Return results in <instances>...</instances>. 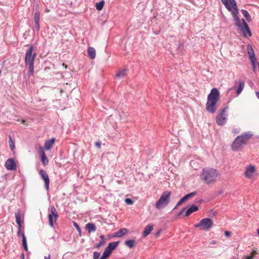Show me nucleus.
<instances>
[{
    "instance_id": "nucleus-29",
    "label": "nucleus",
    "mask_w": 259,
    "mask_h": 259,
    "mask_svg": "<svg viewBox=\"0 0 259 259\" xmlns=\"http://www.w3.org/2000/svg\"><path fill=\"white\" fill-rule=\"evenodd\" d=\"M111 253L109 251L107 250L106 248L102 254L101 257L99 259H107Z\"/></svg>"
},
{
    "instance_id": "nucleus-35",
    "label": "nucleus",
    "mask_w": 259,
    "mask_h": 259,
    "mask_svg": "<svg viewBox=\"0 0 259 259\" xmlns=\"http://www.w3.org/2000/svg\"><path fill=\"white\" fill-rule=\"evenodd\" d=\"M9 145H10V149L12 150H13L15 148V146H14V143L11 137H9Z\"/></svg>"
},
{
    "instance_id": "nucleus-57",
    "label": "nucleus",
    "mask_w": 259,
    "mask_h": 259,
    "mask_svg": "<svg viewBox=\"0 0 259 259\" xmlns=\"http://www.w3.org/2000/svg\"><path fill=\"white\" fill-rule=\"evenodd\" d=\"M22 257H23V258H24V254H22Z\"/></svg>"
},
{
    "instance_id": "nucleus-44",
    "label": "nucleus",
    "mask_w": 259,
    "mask_h": 259,
    "mask_svg": "<svg viewBox=\"0 0 259 259\" xmlns=\"http://www.w3.org/2000/svg\"><path fill=\"white\" fill-rule=\"evenodd\" d=\"M217 243L215 240H212L209 242L210 245H214Z\"/></svg>"
},
{
    "instance_id": "nucleus-21",
    "label": "nucleus",
    "mask_w": 259,
    "mask_h": 259,
    "mask_svg": "<svg viewBox=\"0 0 259 259\" xmlns=\"http://www.w3.org/2000/svg\"><path fill=\"white\" fill-rule=\"evenodd\" d=\"M124 244L128 247L132 248L136 246V242L133 239L127 240L124 242Z\"/></svg>"
},
{
    "instance_id": "nucleus-3",
    "label": "nucleus",
    "mask_w": 259,
    "mask_h": 259,
    "mask_svg": "<svg viewBox=\"0 0 259 259\" xmlns=\"http://www.w3.org/2000/svg\"><path fill=\"white\" fill-rule=\"evenodd\" d=\"M222 2L229 11H232L235 24L240 28L243 25V22L238 17L239 12L235 0H222Z\"/></svg>"
},
{
    "instance_id": "nucleus-9",
    "label": "nucleus",
    "mask_w": 259,
    "mask_h": 259,
    "mask_svg": "<svg viewBox=\"0 0 259 259\" xmlns=\"http://www.w3.org/2000/svg\"><path fill=\"white\" fill-rule=\"evenodd\" d=\"M227 109V107L224 108L222 110V112L220 114L217 115L216 117V121L218 124L221 125L224 124L226 122V116L225 113Z\"/></svg>"
},
{
    "instance_id": "nucleus-55",
    "label": "nucleus",
    "mask_w": 259,
    "mask_h": 259,
    "mask_svg": "<svg viewBox=\"0 0 259 259\" xmlns=\"http://www.w3.org/2000/svg\"><path fill=\"white\" fill-rule=\"evenodd\" d=\"M257 231L258 234L259 235V227H258V229H257Z\"/></svg>"
},
{
    "instance_id": "nucleus-8",
    "label": "nucleus",
    "mask_w": 259,
    "mask_h": 259,
    "mask_svg": "<svg viewBox=\"0 0 259 259\" xmlns=\"http://www.w3.org/2000/svg\"><path fill=\"white\" fill-rule=\"evenodd\" d=\"M256 167L255 166L250 164L245 168L244 176L246 178L250 179L252 178L253 174L255 172Z\"/></svg>"
},
{
    "instance_id": "nucleus-16",
    "label": "nucleus",
    "mask_w": 259,
    "mask_h": 259,
    "mask_svg": "<svg viewBox=\"0 0 259 259\" xmlns=\"http://www.w3.org/2000/svg\"><path fill=\"white\" fill-rule=\"evenodd\" d=\"M128 232L126 228H121L117 232H115L113 235V237H121L125 235Z\"/></svg>"
},
{
    "instance_id": "nucleus-38",
    "label": "nucleus",
    "mask_w": 259,
    "mask_h": 259,
    "mask_svg": "<svg viewBox=\"0 0 259 259\" xmlns=\"http://www.w3.org/2000/svg\"><path fill=\"white\" fill-rule=\"evenodd\" d=\"M100 255V253L97 251L94 252L93 258L94 259H99Z\"/></svg>"
},
{
    "instance_id": "nucleus-2",
    "label": "nucleus",
    "mask_w": 259,
    "mask_h": 259,
    "mask_svg": "<svg viewBox=\"0 0 259 259\" xmlns=\"http://www.w3.org/2000/svg\"><path fill=\"white\" fill-rule=\"evenodd\" d=\"M220 98V94L217 88H213L207 97V102L206 104V110L214 113L217 109V103Z\"/></svg>"
},
{
    "instance_id": "nucleus-48",
    "label": "nucleus",
    "mask_w": 259,
    "mask_h": 259,
    "mask_svg": "<svg viewBox=\"0 0 259 259\" xmlns=\"http://www.w3.org/2000/svg\"><path fill=\"white\" fill-rule=\"evenodd\" d=\"M50 258H51V256H50V254H49L48 256L45 257V259H50Z\"/></svg>"
},
{
    "instance_id": "nucleus-1",
    "label": "nucleus",
    "mask_w": 259,
    "mask_h": 259,
    "mask_svg": "<svg viewBox=\"0 0 259 259\" xmlns=\"http://www.w3.org/2000/svg\"><path fill=\"white\" fill-rule=\"evenodd\" d=\"M220 175L219 171L214 168L205 167L200 175V179L206 184L214 183Z\"/></svg>"
},
{
    "instance_id": "nucleus-49",
    "label": "nucleus",
    "mask_w": 259,
    "mask_h": 259,
    "mask_svg": "<svg viewBox=\"0 0 259 259\" xmlns=\"http://www.w3.org/2000/svg\"><path fill=\"white\" fill-rule=\"evenodd\" d=\"M255 94H256V97L259 99V93L258 92H256Z\"/></svg>"
},
{
    "instance_id": "nucleus-42",
    "label": "nucleus",
    "mask_w": 259,
    "mask_h": 259,
    "mask_svg": "<svg viewBox=\"0 0 259 259\" xmlns=\"http://www.w3.org/2000/svg\"><path fill=\"white\" fill-rule=\"evenodd\" d=\"M105 243V241L104 240H103L102 241L99 242V243L97 244L96 247L97 248L100 247L102 245H103Z\"/></svg>"
},
{
    "instance_id": "nucleus-11",
    "label": "nucleus",
    "mask_w": 259,
    "mask_h": 259,
    "mask_svg": "<svg viewBox=\"0 0 259 259\" xmlns=\"http://www.w3.org/2000/svg\"><path fill=\"white\" fill-rule=\"evenodd\" d=\"M39 175L45 182V187L46 189L48 190L49 189L50 179L48 174L45 170L40 169L39 171Z\"/></svg>"
},
{
    "instance_id": "nucleus-54",
    "label": "nucleus",
    "mask_w": 259,
    "mask_h": 259,
    "mask_svg": "<svg viewBox=\"0 0 259 259\" xmlns=\"http://www.w3.org/2000/svg\"><path fill=\"white\" fill-rule=\"evenodd\" d=\"M235 88H236V87H235V86H234V87H233L232 89H231L230 90H234V89H235Z\"/></svg>"
},
{
    "instance_id": "nucleus-12",
    "label": "nucleus",
    "mask_w": 259,
    "mask_h": 259,
    "mask_svg": "<svg viewBox=\"0 0 259 259\" xmlns=\"http://www.w3.org/2000/svg\"><path fill=\"white\" fill-rule=\"evenodd\" d=\"M5 167L8 170H15L16 164L12 158H9L5 163Z\"/></svg>"
},
{
    "instance_id": "nucleus-25",
    "label": "nucleus",
    "mask_w": 259,
    "mask_h": 259,
    "mask_svg": "<svg viewBox=\"0 0 259 259\" xmlns=\"http://www.w3.org/2000/svg\"><path fill=\"white\" fill-rule=\"evenodd\" d=\"M49 225L51 227H54V224L56 222L58 218H55V217L48 215Z\"/></svg>"
},
{
    "instance_id": "nucleus-20",
    "label": "nucleus",
    "mask_w": 259,
    "mask_h": 259,
    "mask_svg": "<svg viewBox=\"0 0 259 259\" xmlns=\"http://www.w3.org/2000/svg\"><path fill=\"white\" fill-rule=\"evenodd\" d=\"M127 72V69L126 68L120 70L116 72V76L118 78H121L124 77Z\"/></svg>"
},
{
    "instance_id": "nucleus-19",
    "label": "nucleus",
    "mask_w": 259,
    "mask_h": 259,
    "mask_svg": "<svg viewBox=\"0 0 259 259\" xmlns=\"http://www.w3.org/2000/svg\"><path fill=\"white\" fill-rule=\"evenodd\" d=\"M88 54L91 59H94L96 57V50L93 47H89L88 49Z\"/></svg>"
},
{
    "instance_id": "nucleus-34",
    "label": "nucleus",
    "mask_w": 259,
    "mask_h": 259,
    "mask_svg": "<svg viewBox=\"0 0 259 259\" xmlns=\"http://www.w3.org/2000/svg\"><path fill=\"white\" fill-rule=\"evenodd\" d=\"M41 160L44 165L48 164L49 160L46 155L41 157Z\"/></svg>"
},
{
    "instance_id": "nucleus-14",
    "label": "nucleus",
    "mask_w": 259,
    "mask_h": 259,
    "mask_svg": "<svg viewBox=\"0 0 259 259\" xmlns=\"http://www.w3.org/2000/svg\"><path fill=\"white\" fill-rule=\"evenodd\" d=\"M56 139L55 138H52L50 140L45 141L44 145V149L46 150H50L53 147L55 142Z\"/></svg>"
},
{
    "instance_id": "nucleus-18",
    "label": "nucleus",
    "mask_w": 259,
    "mask_h": 259,
    "mask_svg": "<svg viewBox=\"0 0 259 259\" xmlns=\"http://www.w3.org/2000/svg\"><path fill=\"white\" fill-rule=\"evenodd\" d=\"M153 230V225H147L144 229L143 235L144 237H147L149 235L151 231Z\"/></svg>"
},
{
    "instance_id": "nucleus-50",
    "label": "nucleus",
    "mask_w": 259,
    "mask_h": 259,
    "mask_svg": "<svg viewBox=\"0 0 259 259\" xmlns=\"http://www.w3.org/2000/svg\"><path fill=\"white\" fill-rule=\"evenodd\" d=\"M100 238L102 239L103 240H104V236L102 235L100 236Z\"/></svg>"
},
{
    "instance_id": "nucleus-13",
    "label": "nucleus",
    "mask_w": 259,
    "mask_h": 259,
    "mask_svg": "<svg viewBox=\"0 0 259 259\" xmlns=\"http://www.w3.org/2000/svg\"><path fill=\"white\" fill-rule=\"evenodd\" d=\"M198 209V208L197 206L193 205L186 210L185 208H184L181 210V213H183L185 211V213L184 215L186 217H188L192 213L197 211Z\"/></svg>"
},
{
    "instance_id": "nucleus-22",
    "label": "nucleus",
    "mask_w": 259,
    "mask_h": 259,
    "mask_svg": "<svg viewBox=\"0 0 259 259\" xmlns=\"http://www.w3.org/2000/svg\"><path fill=\"white\" fill-rule=\"evenodd\" d=\"M238 84V88L236 89V91L237 95H239L242 92L245 85L244 81L242 80L239 81Z\"/></svg>"
},
{
    "instance_id": "nucleus-7",
    "label": "nucleus",
    "mask_w": 259,
    "mask_h": 259,
    "mask_svg": "<svg viewBox=\"0 0 259 259\" xmlns=\"http://www.w3.org/2000/svg\"><path fill=\"white\" fill-rule=\"evenodd\" d=\"M213 226V221L210 218L202 219L198 223L194 225L195 228H198L200 230L209 231Z\"/></svg>"
},
{
    "instance_id": "nucleus-40",
    "label": "nucleus",
    "mask_w": 259,
    "mask_h": 259,
    "mask_svg": "<svg viewBox=\"0 0 259 259\" xmlns=\"http://www.w3.org/2000/svg\"><path fill=\"white\" fill-rule=\"evenodd\" d=\"M35 27L37 31L39 30L40 26H39V22H35Z\"/></svg>"
},
{
    "instance_id": "nucleus-36",
    "label": "nucleus",
    "mask_w": 259,
    "mask_h": 259,
    "mask_svg": "<svg viewBox=\"0 0 259 259\" xmlns=\"http://www.w3.org/2000/svg\"><path fill=\"white\" fill-rule=\"evenodd\" d=\"M125 202L128 205H132L134 203V201L130 198H126L125 199Z\"/></svg>"
},
{
    "instance_id": "nucleus-23",
    "label": "nucleus",
    "mask_w": 259,
    "mask_h": 259,
    "mask_svg": "<svg viewBox=\"0 0 259 259\" xmlns=\"http://www.w3.org/2000/svg\"><path fill=\"white\" fill-rule=\"evenodd\" d=\"M86 229L89 233L95 232L96 230V228L95 224L91 223H88L86 225Z\"/></svg>"
},
{
    "instance_id": "nucleus-39",
    "label": "nucleus",
    "mask_w": 259,
    "mask_h": 259,
    "mask_svg": "<svg viewBox=\"0 0 259 259\" xmlns=\"http://www.w3.org/2000/svg\"><path fill=\"white\" fill-rule=\"evenodd\" d=\"M73 225L79 232H81V229L76 222H73Z\"/></svg>"
},
{
    "instance_id": "nucleus-17",
    "label": "nucleus",
    "mask_w": 259,
    "mask_h": 259,
    "mask_svg": "<svg viewBox=\"0 0 259 259\" xmlns=\"http://www.w3.org/2000/svg\"><path fill=\"white\" fill-rule=\"evenodd\" d=\"M118 244V241L112 242L110 243L105 248L111 253L113 250L117 247Z\"/></svg>"
},
{
    "instance_id": "nucleus-30",
    "label": "nucleus",
    "mask_w": 259,
    "mask_h": 259,
    "mask_svg": "<svg viewBox=\"0 0 259 259\" xmlns=\"http://www.w3.org/2000/svg\"><path fill=\"white\" fill-rule=\"evenodd\" d=\"M104 5V2L103 1L97 3L96 4V9L98 11H101L103 8V6Z\"/></svg>"
},
{
    "instance_id": "nucleus-5",
    "label": "nucleus",
    "mask_w": 259,
    "mask_h": 259,
    "mask_svg": "<svg viewBox=\"0 0 259 259\" xmlns=\"http://www.w3.org/2000/svg\"><path fill=\"white\" fill-rule=\"evenodd\" d=\"M33 50V46H30L26 53L25 57V62L26 64L29 65V70L31 75H33L34 59L36 55L35 53L32 55Z\"/></svg>"
},
{
    "instance_id": "nucleus-52",
    "label": "nucleus",
    "mask_w": 259,
    "mask_h": 259,
    "mask_svg": "<svg viewBox=\"0 0 259 259\" xmlns=\"http://www.w3.org/2000/svg\"><path fill=\"white\" fill-rule=\"evenodd\" d=\"M20 229L21 228H19V230H18V233H17L18 235L21 233Z\"/></svg>"
},
{
    "instance_id": "nucleus-32",
    "label": "nucleus",
    "mask_w": 259,
    "mask_h": 259,
    "mask_svg": "<svg viewBox=\"0 0 259 259\" xmlns=\"http://www.w3.org/2000/svg\"><path fill=\"white\" fill-rule=\"evenodd\" d=\"M249 58H250V60L252 63L253 68H255V62L256 61V59L255 58V54L253 55V56H250Z\"/></svg>"
},
{
    "instance_id": "nucleus-56",
    "label": "nucleus",
    "mask_w": 259,
    "mask_h": 259,
    "mask_svg": "<svg viewBox=\"0 0 259 259\" xmlns=\"http://www.w3.org/2000/svg\"><path fill=\"white\" fill-rule=\"evenodd\" d=\"M46 12H49V10H46Z\"/></svg>"
},
{
    "instance_id": "nucleus-26",
    "label": "nucleus",
    "mask_w": 259,
    "mask_h": 259,
    "mask_svg": "<svg viewBox=\"0 0 259 259\" xmlns=\"http://www.w3.org/2000/svg\"><path fill=\"white\" fill-rule=\"evenodd\" d=\"M21 235L22 237V246L24 247L25 250L27 251L28 250V247L26 242V239L24 232H22Z\"/></svg>"
},
{
    "instance_id": "nucleus-28",
    "label": "nucleus",
    "mask_w": 259,
    "mask_h": 259,
    "mask_svg": "<svg viewBox=\"0 0 259 259\" xmlns=\"http://www.w3.org/2000/svg\"><path fill=\"white\" fill-rule=\"evenodd\" d=\"M241 12L243 16L246 19V20L248 22L251 21V17L249 13L245 10H242Z\"/></svg>"
},
{
    "instance_id": "nucleus-6",
    "label": "nucleus",
    "mask_w": 259,
    "mask_h": 259,
    "mask_svg": "<svg viewBox=\"0 0 259 259\" xmlns=\"http://www.w3.org/2000/svg\"><path fill=\"white\" fill-rule=\"evenodd\" d=\"M171 193L169 191H165L161 195L159 199L155 204V207L157 209H160L166 206L169 202Z\"/></svg>"
},
{
    "instance_id": "nucleus-43",
    "label": "nucleus",
    "mask_w": 259,
    "mask_h": 259,
    "mask_svg": "<svg viewBox=\"0 0 259 259\" xmlns=\"http://www.w3.org/2000/svg\"><path fill=\"white\" fill-rule=\"evenodd\" d=\"M224 234H225V236L228 238L230 237L231 236V233L228 231H225Z\"/></svg>"
},
{
    "instance_id": "nucleus-37",
    "label": "nucleus",
    "mask_w": 259,
    "mask_h": 259,
    "mask_svg": "<svg viewBox=\"0 0 259 259\" xmlns=\"http://www.w3.org/2000/svg\"><path fill=\"white\" fill-rule=\"evenodd\" d=\"M39 154L40 155V156L42 157L43 156L46 155L45 152L44 151V150L42 147H39Z\"/></svg>"
},
{
    "instance_id": "nucleus-46",
    "label": "nucleus",
    "mask_w": 259,
    "mask_h": 259,
    "mask_svg": "<svg viewBox=\"0 0 259 259\" xmlns=\"http://www.w3.org/2000/svg\"><path fill=\"white\" fill-rule=\"evenodd\" d=\"M161 230H159V231H158L156 233L155 236H156V237L159 236V235H160V233H161Z\"/></svg>"
},
{
    "instance_id": "nucleus-45",
    "label": "nucleus",
    "mask_w": 259,
    "mask_h": 259,
    "mask_svg": "<svg viewBox=\"0 0 259 259\" xmlns=\"http://www.w3.org/2000/svg\"><path fill=\"white\" fill-rule=\"evenodd\" d=\"M95 145H96L98 148H100V146H101V144H100V142H96V143H95Z\"/></svg>"
},
{
    "instance_id": "nucleus-53",
    "label": "nucleus",
    "mask_w": 259,
    "mask_h": 259,
    "mask_svg": "<svg viewBox=\"0 0 259 259\" xmlns=\"http://www.w3.org/2000/svg\"><path fill=\"white\" fill-rule=\"evenodd\" d=\"M63 66H64V67H65V68H67V66L66 65H65L64 63H63Z\"/></svg>"
},
{
    "instance_id": "nucleus-31",
    "label": "nucleus",
    "mask_w": 259,
    "mask_h": 259,
    "mask_svg": "<svg viewBox=\"0 0 259 259\" xmlns=\"http://www.w3.org/2000/svg\"><path fill=\"white\" fill-rule=\"evenodd\" d=\"M247 50L248 55L250 56L254 55V51L250 45H248L247 47Z\"/></svg>"
},
{
    "instance_id": "nucleus-47",
    "label": "nucleus",
    "mask_w": 259,
    "mask_h": 259,
    "mask_svg": "<svg viewBox=\"0 0 259 259\" xmlns=\"http://www.w3.org/2000/svg\"><path fill=\"white\" fill-rule=\"evenodd\" d=\"M232 133H234V134H237L238 133V131H237V129H234L233 131H232Z\"/></svg>"
},
{
    "instance_id": "nucleus-15",
    "label": "nucleus",
    "mask_w": 259,
    "mask_h": 259,
    "mask_svg": "<svg viewBox=\"0 0 259 259\" xmlns=\"http://www.w3.org/2000/svg\"><path fill=\"white\" fill-rule=\"evenodd\" d=\"M196 194V193L195 192L190 193L186 195L184 197H183L177 203V206L181 205L183 202L187 201L188 199L191 197L194 196Z\"/></svg>"
},
{
    "instance_id": "nucleus-41",
    "label": "nucleus",
    "mask_w": 259,
    "mask_h": 259,
    "mask_svg": "<svg viewBox=\"0 0 259 259\" xmlns=\"http://www.w3.org/2000/svg\"><path fill=\"white\" fill-rule=\"evenodd\" d=\"M257 254V252L256 250H253L252 251V252L251 253V255L250 256H249V257H251V259H252L256 254Z\"/></svg>"
},
{
    "instance_id": "nucleus-27",
    "label": "nucleus",
    "mask_w": 259,
    "mask_h": 259,
    "mask_svg": "<svg viewBox=\"0 0 259 259\" xmlns=\"http://www.w3.org/2000/svg\"><path fill=\"white\" fill-rule=\"evenodd\" d=\"M20 217H21V215H20V213L19 211H18L17 212L15 213L16 221L17 224L19 226V228H21V227Z\"/></svg>"
},
{
    "instance_id": "nucleus-4",
    "label": "nucleus",
    "mask_w": 259,
    "mask_h": 259,
    "mask_svg": "<svg viewBox=\"0 0 259 259\" xmlns=\"http://www.w3.org/2000/svg\"><path fill=\"white\" fill-rule=\"evenodd\" d=\"M252 136L250 133H244L238 136L233 142L231 148L233 151H238L244 145L247 144Z\"/></svg>"
},
{
    "instance_id": "nucleus-51",
    "label": "nucleus",
    "mask_w": 259,
    "mask_h": 259,
    "mask_svg": "<svg viewBox=\"0 0 259 259\" xmlns=\"http://www.w3.org/2000/svg\"><path fill=\"white\" fill-rule=\"evenodd\" d=\"M21 122L22 124H25V120L22 119V120H21Z\"/></svg>"
},
{
    "instance_id": "nucleus-24",
    "label": "nucleus",
    "mask_w": 259,
    "mask_h": 259,
    "mask_svg": "<svg viewBox=\"0 0 259 259\" xmlns=\"http://www.w3.org/2000/svg\"><path fill=\"white\" fill-rule=\"evenodd\" d=\"M48 215L55 217V218H58L59 215L58 212L54 206H51L50 208V213Z\"/></svg>"
},
{
    "instance_id": "nucleus-10",
    "label": "nucleus",
    "mask_w": 259,
    "mask_h": 259,
    "mask_svg": "<svg viewBox=\"0 0 259 259\" xmlns=\"http://www.w3.org/2000/svg\"><path fill=\"white\" fill-rule=\"evenodd\" d=\"M242 21L243 25L240 28V30L242 32L244 36L247 37V34L249 36H251V32L248 25L243 19H242Z\"/></svg>"
},
{
    "instance_id": "nucleus-33",
    "label": "nucleus",
    "mask_w": 259,
    "mask_h": 259,
    "mask_svg": "<svg viewBox=\"0 0 259 259\" xmlns=\"http://www.w3.org/2000/svg\"><path fill=\"white\" fill-rule=\"evenodd\" d=\"M40 19V13L39 12H36L34 16V21L39 22Z\"/></svg>"
}]
</instances>
